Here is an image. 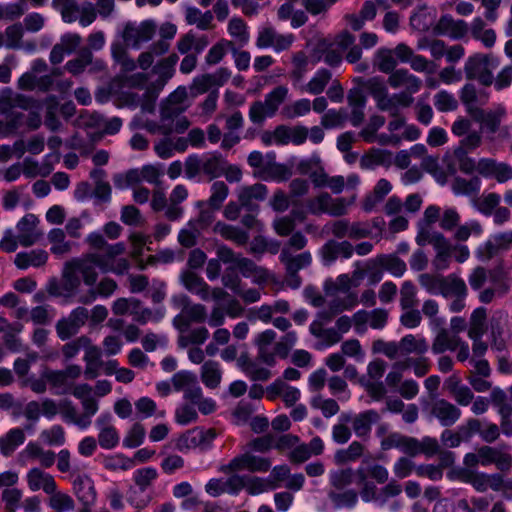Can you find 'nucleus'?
I'll return each instance as SVG.
<instances>
[{"label":"nucleus","mask_w":512,"mask_h":512,"mask_svg":"<svg viewBox=\"0 0 512 512\" xmlns=\"http://www.w3.org/2000/svg\"><path fill=\"white\" fill-rule=\"evenodd\" d=\"M373 65L382 73L389 75L394 72L397 66V60L394 57L393 50L389 48H380L376 51L373 57Z\"/></svg>","instance_id":"37998d69"},{"label":"nucleus","mask_w":512,"mask_h":512,"mask_svg":"<svg viewBox=\"0 0 512 512\" xmlns=\"http://www.w3.org/2000/svg\"><path fill=\"white\" fill-rule=\"evenodd\" d=\"M267 398L271 401L281 397L287 407L294 406L301 397L298 388L290 386L282 379H276L266 388Z\"/></svg>","instance_id":"f3484780"},{"label":"nucleus","mask_w":512,"mask_h":512,"mask_svg":"<svg viewBox=\"0 0 512 512\" xmlns=\"http://www.w3.org/2000/svg\"><path fill=\"white\" fill-rule=\"evenodd\" d=\"M92 61H93L92 52L87 48H83L79 52L77 58L69 60L66 63L65 68L67 71H69L73 75H78V74L82 73L85 70V68L89 64L92 63Z\"/></svg>","instance_id":"e2e57ef3"},{"label":"nucleus","mask_w":512,"mask_h":512,"mask_svg":"<svg viewBox=\"0 0 512 512\" xmlns=\"http://www.w3.org/2000/svg\"><path fill=\"white\" fill-rule=\"evenodd\" d=\"M73 491L82 504H93L96 499L93 481L86 475H78L73 480Z\"/></svg>","instance_id":"2f4dec72"},{"label":"nucleus","mask_w":512,"mask_h":512,"mask_svg":"<svg viewBox=\"0 0 512 512\" xmlns=\"http://www.w3.org/2000/svg\"><path fill=\"white\" fill-rule=\"evenodd\" d=\"M437 28L442 32L451 30L453 38H462L468 31V25L463 20L454 21L451 17L443 16L438 22Z\"/></svg>","instance_id":"052dcab7"},{"label":"nucleus","mask_w":512,"mask_h":512,"mask_svg":"<svg viewBox=\"0 0 512 512\" xmlns=\"http://www.w3.org/2000/svg\"><path fill=\"white\" fill-rule=\"evenodd\" d=\"M483 232L482 226L478 221H470L465 224H458L454 229L453 239L456 242H465L472 235L479 236Z\"/></svg>","instance_id":"680f3d73"},{"label":"nucleus","mask_w":512,"mask_h":512,"mask_svg":"<svg viewBox=\"0 0 512 512\" xmlns=\"http://www.w3.org/2000/svg\"><path fill=\"white\" fill-rule=\"evenodd\" d=\"M187 98L188 94L185 87L180 86L172 92L161 104L160 116L162 120H168L175 124V121L181 118L180 115L189 107Z\"/></svg>","instance_id":"1a4fd4ad"},{"label":"nucleus","mask_w":512,"mask_h":512,"mask_svg":"<svg viewBox=\"0 0 512 512\" xmlns=\"http://www.w3.org/2000/svg\"><path fill=\"white\" fill-rule=\"evenodd\" d=\"M185 19L189 25H196L200 30H208L212 26L213 15L210 11L202 13L196 7H187Z\"/></svg>","instance_id":"de8ad7c7"},{"label":"nucleus","mask_w":512,"mask_h":512,"mask_svg":"<svg viewBox=\"0 0 512 512\" xmlns=\"http://www.w3.org/2000/svg\"><path fill=\"white\" fill-rule=\"evenodd\" d=\"M173 302L182 307L183 313L187 315L191 322L202 323L207 318L206 307L202 304H191L186 295H179L173 297Z\"/></svg>","instance_id":"473e14b6"},{"label":"nucleus","mask_w":512,"mask_h":512,"mask_svg":"<svg viewBox=\"0 0 512 512\" xmlns=\"http://www.w3.org/2000/svg\"><path fill=\"white\" fill-rule=\"evenodd\" d=\"M505 116L506 108L500 105L494 109L481 111L477 120L480 122L482 130L486 133H499L501 139H509L511 136L509 127L501 126Z\"/></svg>","instance_id":"9d476101"},{"label":"nucleus","mask_w":512,"mask_h":512,"mask_svg":"<svg viewBox=\"0 0 512 512\" xmlns=\"http://www.w3.org/2000/svg\"><path fill=\"white\" fill-rule=\"evenodd\" d=\"M363 90L369 93L376 102V107L383 112L395 114L397 111V99H402L401 95H390L385 81L380 76L364 79L358 77L354 79Z\"/></svg>","instance_id":"7ed1b4c3"},{"label":"nucleus","mask_w":512,"mask_h":512,"mask_svg":"<svg viewBox=\"0 0 512 512\" xmlns=\"http://www.w3.org/2000/svg\"><path fill=\"white\" fill-rule=\"evenodd\" d=\"M26 436L21 428H12L0 437V452L4 456L12 455L25 442Z\"/></svg>","instance_id":"e433bc0d"},{"label":"nucleus","mask_w":512,"mask_h":512,"mask_svg":"<svg viewBox=\"0 0 512 512\" xmlns=\"http://www.w3.org/2000/svg\"><path fill=\"white\" fill-rule=\"evenodd\" d=\"M401 309L414 308L418 304L417 288L412 281H404L400 287Z\"/></svg>","instance_id":"0e129e2a"},{"label":"nucleus","mask_w":512,"mask_h":512,"mask_svg":"<svg viewBox=\"0 0 512 512\" xmlns=\"http://www.w3.org/2000/svg\"><path fill=\"white\" fill-rule=\"evenodd\" d=\"M234 42L230 40H220L216 44H214L208 51L205 61L208 65H215L219 63L224 56L226 55V52L228 49H233Z\"/></svg>","instance_id":"338daca9"},{"label":"nucleus","mask_w":512,"mask_h":512,"mask_svg":"<svg viewBox=\"0 0 512 512\" xmlns=\"http://www.w3.org/2000/svg\"><path fill=\"white\" fill-rule=\"evenodd\" d=\"M391 190L392 184L387 179L382 178L378 180L373 190L364 197L361 203L362 209L367 213L373 211Z\"/></svg>","instance_id":"c756f323"},{"label":"nucleus","mask_w":512,"mask_h":512,"mask_svg":"<svg viewBox=\"0 0 512 512\" xmlns=\"http://www.w3.org/2000/svg\"><path fill=\"white\" fill-rule=\"evenodd\" d=\"M387 83L393 89L404 88L403 91L394 94L403 96L401 100H396L397 107L402 108H408L414 103L413 94L417 93L422 86L421 79L404 68L396 69L392 72L388 77Z\"/></svg>","instance_id":"20e7f679"},{"label":"nucleus","mask_w":512,"mask_h":512,"mask_svg":"<svg viewBox=\"0 0 512 512\" xmlns=\"http://www.w3.org/2000/svg\"><path fill=\"white\" fill-rule=\"evenodd\" d=\"M157 31H159L160 39L152 43L153 49L158 53H167L170 49V40H172L177 33V27L171 22H165Z\"/></svg>","instance_id":"49530a36"},{"label":"nucleus","mask_w":512,"mask_h":512,"mask_svg":"<svg viewBox=\"0 0 512 512\" xmlns=\"http://www.w3.org/2000/svg\"><path fill=\"white\" fill-rule=\"evenodd\" d=\"M486 309L479 307L475 309L470 317V328L468 336L470 338H481L486 332Z\"/></svg>","instance_id":"603ef678"},{"label":"nucleus","mask_w":512,"mask_h":512,"mask_svg":"<svg viewBox=\"0 0 512 512\" xmlns=\"http://www.w3.org/2000/svg\"><path fill=\"white\" fill-rule=\"evenodd\" d=\"M271 467L268 458L255 456L250 453H243L234 457L228 464L222 465L220 471L225 474L235 473L243 470L250 472H267Z\"/></svg>","instance_id":"6e6552de"},{"label":"nucleus","mask_w":512,"mask_h":512,"mask_svg":"<svg viewBox=\"0 0 512 512\" xmlns=\"http://www.w3.org/2000/svg\"><path fill=\"white\" fill-rule=\"evenodd\" d=\"M311 110L309 99H299L295 102L285 105L281 110V115L285 119H295L307 115Z\"/></svg>","instance_id":"4d7b16f0"},{"label":"nucleus","mask_w":512,"mask_h":512,"mask_svg":"<svg viewBox=\"0 0 512 512\" xmlns=\"http://www.w3.org/2000/svg\"><path fill=\"white\" fill-rule=\"evenodd\" d=\"M375 263L394 277H402L407 270L405 261L395 254L378 255L375 259Z\"/></svg>","instance_id":"58836bf2"},{"label":"nucleus","mask_w":512,"mask_h":512,"mask_svg":"<svg viewBox=\"0 0 512 512\" xmlns=\"http://www.w3.org/2000/svg\"><path fill=\"white\" fill-rule=\"evenodd\" d=\"M191 122L185 116H181V118L175 121V124L169 122L168 120H162L160 117V122L157 123L152 120H148L143 124V128L146 129L151 134H162L164 136H169L172 133L182 134L190 127Z\"/></svg>","instance_id":"aec40b11"},{"label":"nucleus","mask_w":512,"mask_h":512,"mask_svg":"<svg viewBox=\"0 0 512 512\" xmlns=\"http://www.w3.org/2000/svg\"><path fill=\"white\" fill-rule=\"evenodd\" d=\"M401 354H425L428 350V344L425 338H417L412 334H408L399 341Z\"/></svg>","instance_id":"864d4df0"},{"label":"nucleus","mask_w":512,"mask_h":512,"mask_svg":"<svg viewBox=\"0 0 512 512\" xmlns=\"http://www.w3.org/2000/svg\"><path fill=\"white\" fill-rule=\"evenodd\" d=\"M216 437L213 429L207 431L192 430L182 435L176 443V447L180 451L189 450L197 446H208Z\"/></svg>","instance_id":"b1692460"},{"label":"nucleus","mask_w":512,"mask_h":512,"mask_svg":"<svg viewBox=\"0 0 512 512\" xmlns=\"http://www.w3.org/2000/svg\"><path fill=\"white\" fill-rule=\"evenodd\" d=\"M164 310L162 308H158L156 310H151L149 308L143 307L140 300L137 299V305L132 307L131 316L133 320L139 324H146L148 321H159L164 317Z\"/></svg>","instance_id":"09e8293b"},{"label":"nucleus","mask_w":512,"mask_h":512,"mask_svg":"<svg viewBox=\"0 0 512 512\" xmlns=\"http://www.w3.org/2000/svg\"><path fill=\"white\" fill-rule=\"evenodd\" d=\"M208 206L213 210H219L229 194V188L223 181H215L210 188Z\"/></svg>","instance_id":"6e6d98bb"},{"label":"nucleus","mask_w":512,"mask_h":512,"mask_svg":"<svg viewBox=\"0 0 512 512\" xmlns=\"http://www.w3.org/2000/svg\"><path fill=\"white\" fill-rule=\"evenodd\" d=\"M461 414L458 406L444 398L435 399L430 405V415L444 427L454 425L461 418Z\"/></svg>","instance_id":"f8f14e48"},{"label":"nucleus","mask_w":512,"mask_h":512,"mask_svg":"<svg viewBox=\"0 0 512 512\" xmlns=\"http://www.w3.org/2000/svg\"><path fill=\"white\" fill-rule=\"evenodd\" d=\"M479 174L485 178L491 177L499 183H504L512 179V166L492 158H481L479 159Z\"/></svg>","instance_id":"2eb2a0df"},{"label":"nucleus","mask_w":512,"mask_h":512,"mask_svg":"<svg viewBox=\"0 0 512 512\" xmlns=\"http://www.w3.org/2000/svg\"><path fill=\"white\" fill-rule=\"evenodd\" d=\"M380 420V415L375 410H366L351 417L352 429L355 435L362 439L369 438L372 425Z\"/></svg>","instance_id":"a878e982"},{"label":"nucleus","mask_w":512,"mask_h":512,"mask_svg":"<svg viewBox=\"0 0 512 512\" xmlns=\"http://www.w3.org/2000/svg\"><path fill=\"white\" fill-rule=\"evenodd\" d=\"M279 260L284 265L287 275H295L301 269L310 266L312 254L309 251L294 254L293 252H288V249H281Z\"/></svg>","instance_id":"4be33fe9"},{"label":"nucleus","mask_w":512,"mask_h":512,"mask_svg":"<svg viewBox=\"0 0 512 512\" xmlns=\"http://www.w3.org/2000/svg\"><path fill=\"white\" fill-rule=\"evenodd\" d=\"M82 279L78 272L72 267L71 263L66 261L63 265L61 274V283L64 290V297H72L76 295L81 286Z\"/></svg>","instance_id":"f704fd0d"},{"label":"nucleus","mask_w":512,"mask_h":512,"mask_svg":"<svg viewBox=\"0 0 512 512\" xmlns=\"http://www.w3.org/2000/svg\"><path fill=\"white\" fill-rule=\"evenodd\" d=\"M228 33L229 35L241 46L246 45L249 42L250 34L248 31L247 24L240 17H233L228 22Z\"/></svg>","instance_id":"3c124183"},{"label":"nucleus","mask_w":512,"mask_h":512,"mask_svg":"<svg viewBox=\"0 0 512 512\" xmlns=\"http://www.w3.org/2000/svg\"><path fill=\"white\" fill-rule=\"evenodd\" d=\"M48 241L51 244V252L54 255L68 254L72 250V243L66 241L65 231L59 228H54L48 233Z\"/></svg>","instance_id":"a18cd8bd"},{"label":"nucleus","mask_w":512,"mask_h":512,"mask_svg":"<svg viewBox=\"0 0 512 512\" xmlns=\"http://www.w3.org/2000/svg\"><path fill=\"white\" fill-rule=\"evenodd\" d=\"M331 79V71L327 69H320L306 85L301 87V91L312 95H319L325 90Z\"/></svg>","instance_id":"c03bdc74"},{"label":"nucleus","mask_w":512,"mask_h":512,"mask_svg":"<svg viewBox=\"0 0 512 512\" xmlns=\"http://www.w3.org/2000/svg\"><path fill=\"white\" fill-rule=\"evenodd\" d=\"M171 383L175 391L183 392V397L188 402L197 399L202 390L197 376L186 370L175 373L171 378Z\"/></svg>","instance_id":"ddd939ff"},{"label":"nucleus","mask_w":512,"mask_h":512,"mask_svg":"<svg viewBox=\"0 0 512 512\" xmlns=\"http://www.w3.org/2000/svg\"><path fill=\"white\" fill-rule=\"evenodd\" d=\"M52 388L59 389L57 394H66L72 388L62 370H47L42 375Z\"/></svg>","instance_id":"bf43d9fd"},{"label":"nucleus","mask_w":512,"mask_h":512,"mask_svg":"<svg viewBox=\"0 0 512 512\" xmlns=\"http://www.w3.org/2000/svg\"><path fill=\"white\" fill-rule=\"evenodd\" d=\"M189 192L185 185L178 184L171 191L168 198V206L165 210V217L170 221H176L183 216L184 209L181 203L188 198Z\"/></svg>","instance_id":"393cba45"},{"label":"nucleus","mask_w":512,"mask_h":512,"mask_svg":"<svg viewBox=\"0 0 512 512\" xmlns=\"http://www.w3.org/2000/svg\"><path fill=\"white\" fill-rule=\"evenodd\" d=\"M85 242L90 246V248L95 250H103L104 254H101L102 257L108 262H114L118 260V256L122 255L126 251L125 244L122 242H118L115 244H109L104 236L98 232L90 233Z\"/></svg>","instance_id":"4468645a"},{"label":"nucleus","mask_w":512,"mask_h":512,"mask_svg":"<svg viewBox=\"0 0 512 512\" xmlns=\"http://www.w3.org/2000/svg\"><path fill=\"white\" fill-rule=\"evenodd\" d=\"M224 158L220 154H212L203 157V175L207 176L209 180L216 179L223 174Z\"/></svg>","instance_id":"5fc2aeb1"},{"label":"nucleus","mask_w":512,"mask_h":512,"mask_svg":"<svg viewBox=\"0 0 512 512\" xmlns=\"http://www.w3.org/2000/svg\"><path fill=\"white\" fill-rule=\"evenodd\" d=\"M59 7L61 17L66 23H73L79 18L81 5L76 0H54Z\"/></svg>","instance_id":"69168bd1"},{"label":"nucleus","mask_w":512,"mask_h":512,"mask_svg":"<svg viewBox=\"0 0 512 512\" xmlns=\"http://www.w3.org/2000/svg\"><path fill=\"white\" fill-rule=\"evenodd\" d=\"M47 494L50 495L49 506L51 509L58 512L71 511L74 509L75 503L70 495L58 491L57 488L53 492H48Z\"/></svg>","instance_id":"13d9d810"},{"label":"nucleus","mask_w":512,"mask_h":512,"mask_svg":"<svg viewBox=\"0 0 512 512\" xmlns=\"http://www.w3.org/2000/svg\"><path fill=\"white\" fill-rule=\"evenodd\" d=\"M69 262L78 274L81 275L80 278L88 287L95 286L97 283L98 272L96 268H99L103 273L112 272L116 275H123L130 268V262L126 258H119L114 262H108L101 254L95 252L71 258Z\"/></svg>","instance_id":"f257e3e1"},{"label":"nucleus","mask_w":512,"mask_h":512,"mask_svg":"<svg viewBox=\"0 0 512 512\" xmlns=\"http://www.w3.org/2000/svg\"><path fill=\"white\" fill-rule=\"evenodd\" d=\"M179 57L177 54L172 53L169 56L161 59L153 66L152 72L158 76L155 85L158 89H162L166 83L173 77L175 73V65Z\"/></svg>","instance_id":"7c9ffc66"},{"label":"nucleus","mask_w":512,"mask_h":512,"mask_svg":"<svg viewBox=\"0 0 512 512\" xmlns=\"http://www.w3.org/2000/svg\"><path fill=\"white\" fill-rule=\"evenodd\" d=\"M294 40L293 35H283L272 27H264L258 33L256 45L258 48L273 47L276 51L288 49Z\"/></svg>","instance_id":"dca6fc26"},{"label":"nucleus","mask_w":512,"mask_h":512,"mask_svg":"<svg viewBox=\"0 0 512 512\" xmlns=\"http://www.w3.org/2000/svg\"><path fill=\"white\" fill-rule=\"evenodd\" d=\"M89 318V311L79 306L73 309L67 317L56 323V332L61 340H67L76 335Z\"/></svg>","instance_id":"9b49d317"},{"label":"nucleus","mask_w":512,"mask_h":512,"mask_svg":"<svg viewBox=\"0 0 512 512\" xmlns=\"http://www.w3.org/2000/svg\"><path fill=\"white\" fill-rule=\"evenodd\" d=\"M95 287H90V289L85 293L79 296L78 302L81 304H90L100 297H110L118 288L117 282L110 277H103L101 280L95 284Z\"/></svg>","instance_id":"c85d7f7f"},{"label":"nucleus","mask_w":512,"mask_h":512,"mask_svg":"<svg viewBox=\"0 0 512 512\" xmlns=\"http://www.w3.org/2000/svg\"><path fill=\"white\" fill-rule=\"evenodd\" d=\"M377 10L374 2L366 0L358 13H348L344 15V21L353 31H360L366 22L373 21L376 18Z\"/></svg>","instance_id":"cd10ccee"},{"label":"nucleus","mask_w":512,"mask_h":512,"mask_svg":"<svg viewBox=\"0 0 512 512\" xmlns=\"http://www.w3.org/2000/svg\"><path fill=\"white\" fill-rule=\"evenodd\" d=\"M365 446L359 441H353L346 449L338 450L335 453L334 460L337 464L343 465L356 461L364 454Z\"/></svg>","instance_id":"8fccbe9b"},{"label":"nucleus","mask_w":512,"mask_h":512,"mask_svg":"<svg viewBox=\"0 0 512 512\" xmlns=\"http://www.w3.org/2000/svg\"><path fill=\"white\" fill-rule=\"evenodd\" d=\"M293 175L292 169L285 164L277 163L275 161V154H268V162L261 170H255L254 176L262 180H272L283 182L288 180Z\"/></svg>","instance_id":"a211bd4d"},{"label":"nucleus","mask_w":512,"mask_h":512,"mask_svg":"<svg viewBox=\"0 0 512 512\" xmlns=\"http://www.w3.org/2000/svg\"><path fill=\"white\" fill-rule=\"evenodd\" d=\"M499 66V59L491 53H475L469 56L464 64L465 76L468 80H477L481 85L489 87L493 84V71Z\"/></svg>","instance_id":"f03ea898"},{"label":"nucleus","mask_w":512,"mask_h":512,"mask_svg":"<svg viewBox=\"0 0 512 512\" xmlns=\"http://www.w3.org/2000/svg\"><path fill=\"white\" fill-rule=\"evenodd\" d=\"M48 259V253L45 250H32L30 252L18 253L14 263L19 269H26L30 266H43Z\"/></svg>","instance_id":"ea45409f"},{"label":"nucleus","mask_w":512,"mask_h":512,"mask_svg":"<svg viewBox=\"0 0 512 512\" xmlns=\"http://www.w3.org/2000/svg\"><path fill=\"white\" fill-rule=\"evenodd\" d=\"M157 29L158 25L152 19L140 23L128 22L124 26L122 38L128 46L138 49L143 43H147L154 38Z\"/></svg>","instance_id":"423d86ee"},{"label":"nucleus","mask_w":512,"mask_h":512,"mask_svg":"<svg viewBox=\"0 0 512 512\" xmlns=\"http://www.w3.org/2000/svg\"><path fill=\"white\" fill-rule=\"evenodd\" d=\"M288 88L284 85L275 87L265 96V100L255 101L249 109V118L255 124H261L267 117H272L288 96Z\"/></svg>","instance_id":"39448f33"},{"label":"nucleus","mask_w":512,"mask_h":512,"mask_svg":"<svg viewBox=\"0 0 512 512\" xmlns=\"http://www.w3.org/2000/svg\"><path fill=\"white\" fill-rule=\"evenodd\" d=\"M461 338L457 335H451L448 330L441 329L435 336L432 343V352L442 354L447 350L454 351L459 345Z\"/></svg>","instance_id":"a19ab883"},{"label":"nucleus","mask_w":512,"mask_h":512,"mask_svg":"<svg viewBox=\"0 0 512 512\" xmlns=\"http://www.w3.org/2000/svg\"><path fill=\"white\" fill-rule=\"evenodd\" d=\"M312 214H329L333 217H341L348 213L349 203L344 197L333 198L329 193L322 192L308 203Z\"/></svg>","instance_id":"0eeeda50"},{"label":"nucleus","mask_w":512,"mask_h":512,"mask_svg":"<svg viewBox=\"0 0 512 512\" xmlns=\"http://www.w3.org/2000/svg\"><path fill=\"white\" fill-rule=\"evenodd\" d=\"M99 427L98 441L102 448L112 449L119 443L120 437L117 429L111 424L110 414H103L96 420Z\"/></svg>","instance_id":"5701e85b"},{"label":"nucleus","mask_w":512,"mask_h":512,"mask_svg":"<svg viewBox=\"0 0 512 512\" xmlns=\"http://www.w3.org/2000/svg\"><path fill=\"white\" fill-rule=\"evenodd\" d=\"M38 223L39 219L34 214H26L18 222L19 235L17 239L22 246H32L42 237V232L37 230Z\"/></svg>","instance_id":"6ab92c4d"},{"label":"nucleus","mask_w":512,"mask_h":512,"mask_svg":"<svg viewBox=\"0 0 512 512\" xmlns=\"http://www.w3.org/2000/svg\"><path fill=\"white\" fill-rule=\"evenodd\" d=\"M493 287L483 290L479 294V300L482 303H490L496 296H503L509 290V284L502 279H492Z\"/></svg>","instance_id":"774afa93"},{"label":"nucleus","mask_w":512,"mask_h":512,"mask_svg":"<svg viewBox=\"0 0 512 512\" xmlns=\"http://www.w3.org/2000/svg\"><path fill=\"white\" fill-rule=\"evenodd\" d=\"M213 230L224 239L232 241L238 246L245 245L249 240V234L247 231L238 226H233L224 222H217L214 225Z\"/></svg>","instance_id":"c9c22d12"},{"label":"nucleus","mask_w":512,"mask_h":512,"mask_svg":"<svg viewBox=\"0 0 512 512\" xmlns=\"http://www.w3.org/2000/svg\"><path fill=\"white\" fill-rule=\"evenodd\" d=\"M440 293L444 297L467 296V286L463 279L455 274L442 278Z\"/></svg>","instance_id":"4c0bfd02"},{"label":"nucleus","mask_w":512,"mask_h":512,"mask_svg":"<svg viewBox=\"0 0 512 512\" xmlns=\"http://www.w3.org/2000/svg\"><path fill=\"white\" fill-rule=\"evenodd\" d=\"M268 189L266 185L255 183L249 186H242L238 190V201L244 209L253 212L258 206L253 204V201H263L266 199Z\"/></svg>","instance_id":"412c9836"},{"label":"nucleus","mask_w":512,"mask_h":512,"mask_svg":"<svg viewBox=\"0 0 512 512\" xmlns=\"http://www.w3.org/2000/svg\"><path fill=\"white\" fill-rule=\"evenodd\" d=\"M28 486L32 491L43 489L44 492H53L57 485L54 478L38 468H33L27 475Z\"/></svg>","instance_id":"72a5a7b5"},{"label":"nucleus","mask_w":512,"mask_h":512,"mask_svg":"<svg viewBox=\"0 0 512 512\" xmlns=\"http://www.w3.org/2000/svg\"><path fill=\"white\" fill-rule=\"evenodd\" d=\"M201 380L208 388L214 389L219 386L222 379L220 364L213 360H208L201 367Z\"/></svg>","instance_id":"79ce46f5"},{"label":"nucleus","mask_w":512,"mask_h":512,"mask_svg":"<svg viewBox=\"0 0 512 512\" xmlns=\"http://www.w3.org/2000/svg\"><path fill=\"white\" fill-rule=\"evenodd\" d=\"M180 282L189 292L196 294L200 299H210V287L202 277L191 270H184L180 274Z\"/></svg>","instance_id":"bb28decb"}]
</instances>
